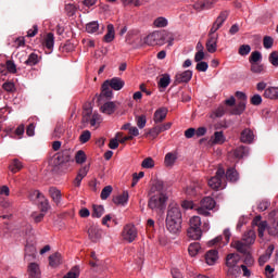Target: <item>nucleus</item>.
I'll list each match as a JSON object with an SVG mask.
<instances>
[{
    "instance_id": "44",
    "label": "nucleus",
    "mask_w": 278,
    "mask_h": 278,
    "mask_svg": "<svg viewBox=\"0 0 278 278\" xmlns=\"http://www.w3.org/2000/svg\"><path fill=\"white\" fill-rule=\"evenodd\" d=\"M75 162L76 164H84V162H86V152H84V150L76 152Z\"/></svg>"
},
{
    "instance_id": "36",
    "label": "nucleus",
    "mask_w": 278,
    "mask_h": 278,
    "mask_svg": "<svg viewBox=\"0 0 278 278\" xmlns=\"http://www.w3.org/2000/svg\"><path fill=\"white\" fill-rule=\"evenodd\" d=\"M175 162H177V154L168 152L165 155V166H174Z\"/></svg>"
},
{
    "instance_id": "14",
    "label": "nucleus",
    "mask_w": 278,
    "mask_h": 278,
    "mask_svg": "<svg viewBox=\"0 0 278 278\" xmlns=\"http://www.w3.org/2000/svg\"><path fill=\"white\" fill-rule=\"evenodd\" d=\"M168 114V109L167 108H160L154 112V123H162L166 121V116Z\"/></svg>"
},
{
    "instance_id": "8",
    "label": "nucleus",
    "mask_w": 278,
    "mask_h": 278,
    "mask_svg": "<svg viewBox=\"0 0 278 278\" xmlns=\"http://www.w3.org/2000/svg\"><path fill=\"white\" fill-rule=\"evenodd\" d=\"M55 160L59 166H62V164L75 162V159L73 157V152L68 149L63 150L61 153H59Z\"/></svg>"
},
{
    "instance_id": "33",
    "label": "nucleus",
    "mask_w": 278,
    "mask_h": 278,
    "mask_svg": "<svg viewBox=\"0 0 278 278\" xmlns=\"http://www.w3.org/2000/svg\"><path fill=\"white\" fill-rule=\"evenodd\" d=\"M115 38L114 25H108V33L104 35L103 40L104 42H112Z\"/></svg>"
},
{
    "instance_id": "11",
    "label": "nucleus",
    "mask_w": 278,
    "mask_h": 278,
    "mask_svg": "<svg viewBox=\"0 0 278 278\" xmlns=\"http://www.w3.org/2000/svg\"><path fill=\"white\" fill-rule=\"evenodd\" d=\"M87 233L89 236V239L91 242H97L98 240H101V233L102 231L99 229V226L92 224L88 230Z\"/></svg>"
},
{
    "instance_id": "38",
    "label": "nucleus",
    "mask_w": 278,
    "mask_h": 278,
    "mask_svg": "<svg viewBox=\"0 0 278 278\" xmlns=\"http://www.w3.org/2000/svg\"><path fill=\"white\" fill-rule=\"evenodd\" d=\"M200 250H201V244H199V242H193L188 248V252H189V255H191V257H194V255H197Z\"/></svg>"
},
{
    "instance_id": "62",
    "label": "nucleus",
    "mask_w": 278,
    "mask_h": 278,
    "mask_svg": "<svg viewBox=\"0 0 278 278\" xmlns=\"http://www.w3.org/2000/svg\"><path fill=\"white\" fill-rule=\"evenodd\" d=\"M251 71L252 73H262L264 71V65L260 63H251Z\"/></svg>"
},
{
    "instance_id": "46",
    "label": "nucleus",
    "mask_w": 278,
    "mask_h": 278,
    "mask_svg": "<svg viewBox=\"0 0 278 278\" xmlns=\"http://www.w3.org/2000/svg\"><path fill=\"white\" fill-rule=\"evenodd\" d=\"M262 60V53L260 51H254L250 55V63L251 64H256Z\"/></svg>"
},
{
    "instance_id": "23",
    "label": "nucleus",
    "mask_w": 278,
    "mask_h": 278,
    "mask_svg": "<svg viewBox=\"0 0 278 278\" xmlns=\"http://www.w3.org/2000/svg\"><path fill=\"white\" fill-rule=\"evenodd\" d=\"M54 45H55V37L53 36V33H48L46 38H45L43 46L49 51H52Z\"/></svg>"
},
{
    "instance_id": "9",
    "label": "nucleus",
    "mask_w": 278,
    "mask_h": 278,
    "mask_svg": "<svg viewBox=\"0 0 278 278\" xmlns=\"http://www.w3.org/2000/svg\"><path fill=\"white\" fill-rule=\"evenodd\" d=\"M205 48L208 53H216L218 49V35L208 37L205 43Z\"/></svg>"
},
{
    "instance_id": "43",
    "label": "nucleus",
    "mask_w": 278,
    "mask_h": 278,
    "mask_svg": "<svg viewBox=\"0 0 278 278\" xmlns=\"http://www.w3.org/2000/svg\"><path fill=\"white\" fill-rule=\"evenodd\" d=\"M28 199L29 201H38V199L40 201V199H45V195L38 190H33L29 192Z\"/></svg>"
},
{
    "instance_id": "21",
    "label": "nucleus",
    "mask_w": 278,
    "mask_h": 278,
    "mask_svg": "<svg viewBox=\"0 0 278 278\" xmlns=\"http://www.w3.org/2000/svg\"><path fill=\"white\" fill-rule=\"evenodd\" d=\"M28 275L31 278H40V266L36 263L28 265Z\"/></svg>"
},
{
    "instance_id": "32",
    "label": "nucleus",
    "mask_w": 278,
    "mask_h": 278,
    "mask_svg": "<svg viewBox=\"0 0 278 278\" xmlns=\"http://www.w3.org/2000/svg\"><path fill=\"white\" fill-rule=\"evenodd\" d=\"M242 240L248 245L253 244L255 242V231L249 230L244 232Z\"/></svg>"
},
{
    "instance_id": "37",
    "label": "nucleus",
    "mask_w": 278,
    "mask_h": 278,
    "mask_svg": "<svg viewBox=\"0 0 278 278\" xmlns=\"http://www.w3.org/2000/svg\"><path fill=\"white\" fill-rule=\"evenodd\" d=\"M263 97L265 99H271V100L276 101V87L266 88L263 93Z\"/></svg>"
},
{
    "instance_id": "60",
    "label": "nucleus",
    "mask_w": 278,
    "mask_h": 278,
    "mask_svg": "<svg viewBox=\"0 0 278 278\" xmlns=\"http://www.w3.org/2000/svg\"><path fill=\"white\" fill-rule=\"evenodd\" d=\"M251 53V46L242 45L239 48V55H249Z\"/></svg>"
},
{
    "instance_id": "1",
    "label": "nucleus",
    "mask_w": 278,
    "mask_h": 278,
    "mask_svg": "<svg viewBox=\"0 0 278 278\" xmlns=\"http://www.w3.org/2000/svg\"><path fill=\"white\" fill-rule=\"evenodd\" d=\"M167 201L168 195H166V190L164 189V181L156 180L150 189L148 207L153 212H164Z\"/></svg>"
},
{
    "instance_id": "19",
    "label": "nucleus",
    "mask_w": 278,
    "mask_h": 278,
    "mask_svg": "<svg viewBox=\"0 0 278 278\" xmlns=\"http://www.w3.org/2000/svg\"><path fill=\"white\" fill-rule=\"evenodd\" d=\"M127 201H129V192L127 191H123L122 194L113 198L115 205H126Z\"/></svg>"
},
{
    "instance_id": "6",
    "label": "nucleus",
    "mask_w": 278,
    "mask_h": 278,
    "mask_svg": "<svg viewBox=\"0 0 278 278\" xmlns=\"http://www.w3.org/2000/svg\"><path fill=\"white\" fill-rule=\"evenodd\" d=\"M214 207H216V201L212 197H206L201 201V206L197 208V212L201 216H211L210 211Z\"/></svg>"
},
{
    "instance_id": "31",
    "label": "nucleus",
    "mask_w": 278,
    "mask_h": 278,
    "mask_svg": "<svg viewBox=\"0 0 278 278\" xmlns=\"http://www.w3.org/2000/svg\"><path fill=\"white\" fill-rule=\"evenodd\" d=\"M231 247H233V249H236L239 253H242L243 255L249 253V251L247 250L248 244L243 243L242 241H233L231 243Z\"/></svg>"
},
{
    "instance_id": "56",
    "label": "nucleus",
    "mask_w": 278,
    "mask_h": 278,
    "mask_svg": "<svg viewBox=\"0 0 278 278\" xmlns=\"http://www.w3.org/2000/svg\"><path fill=\"white\" fill-rule=\"evenodd\" d=\"M268 61L273 66H278V51H273L269 54Z\"/></svg>"
},
{
    "instance_id": "40",
    "label": "nucleus",
    "mask_w": 278,
    "mask_h": 278,
    "mask_svg": "<svg viewBox=\"0 0 278 278\" xmlns=\"http://www.w3.org/2000/svg\"><path fill=\"white\" fill-rule=\"evenodd\" d=\"M227 274L230 275L231 277L238 278L242 274V269L238 265L235 267H228Z\"/></svg>"
},
{
    "instance_id": "41",
    "label": "nucleus",
    "mask_w": 278,
    "mask_h": 278,
    "mask_svg": "<svg viewBox=\"0 0 278 278\" xmlns=\"http://www.w3.org/2000/svg\"><path fill=\"white\" fill-rule=\"evenodd\" d=\"M170 85V75L165 74L162 78L159 80V87L160 88H168Z\"/></svg>"
},
{
    "instance_id": "2",
    "label": "nucleus",
    "mask_w": 278,
    "mask_h": 278,
    "mask_svg": "<svg viewBox=\"0 0 278 278\" xmlns=\"http://www.w3.org/2000/svg\"><path fill=\"white\" fill-rule=\"evenodd\" d=\"M184 223V216L179 204L173 202L167 207V215L165 225L169 233H179L181 231V224Z\"/></svg>"
},
{
    "instance_id": "3",
    "label": "nucleus",
    "mask_w": 278,
    "mask_h": 278,
    "mask_svg": "<svg viewBox=\"0 0 278 278\" xmlns=\"http://www.w3.org/2000/svg\"><path fill=\"white\" fill-rule=\"evenodd\" d=\"M173 40H175V37L168 31H154L144 38V43L149 47H155L156 45L162 47L166 45V42H168L169 46L173 45Z\"/></svg>"
},
{
    "instance_id": "18",
    "label": "nucleus",
    "mask_w": 278,
    "mask_h": 278,
    "mask_svg": "<svg viewBox=\"0 0 278 278\" xmlns=\"http://www.w3.org/2000/svg\"><path fill=\"white\" fill-rule=\"evenodd\" d=\"M253 130L245 128L244 130H242L241 132V137L240 140L241 142L245 143V144H251V142H253Z\"/></svg>"
},
{
    "instance_id": "7",
    "label": "nucleus",
    "mask_w": 278,
    "mask_h": 278,
    "mask_svg": "<svg viewBox=\"0 0 278 278\" xmlns=\"http://www.w3.org/2000/svg\"><path fill=\"white\" fill-rule=\"evenodd\" d=\"M123 238L127 242H134L136 238H138V230L136 229V226L134 225H126L123 230Z\"/></svg>"
},
{
    "instance_id": "29",
    "label": "nucleus",
    "mask_w": 278,
    "mask_h": 278,
    "mask_svg": "<svg viewBox=\"0 0 278 278\" xmlns=\"http://www.w3.org/2000/svg\"><path fill=\"white\" fill-rule=\"evenodd\" d=\"M235 157L237 160H242V157H245V155H249V147L240 146L235 150Z\"/></svg>"
},
{
    "instance_id": "54",
    "label": "nucleus",
    "mask_w": 278,
    "mask_h": 278,
    "mask_svg": "<svg viewBox=\"0 0 278 278\" xmlns=\"http://www.w3.org/2000/svg\"><path fill=\"white\" fill-rule=\"evenodd\" d=\"M244 261H243V266H253L255 264V260H253V256L251 255V253L247 252V254H244Z\"/></svg>"
},
{
    "instance_id": "45",
    "label": "nucleus",
    "mask_w": 278,
    "mask_h": 278,
    "mask_svg": "<svg viewBox=\"0 0 278 278\" xmlns=\"http://www.w3.org/2000/svg\"><path fill=\"white\" fill-rule=\"evenodd\" d=\"M273 45H275V39L270 36H265L263 38V47L264 49H273Z\"/></svg>"
},
{
    "instance_id": "20",
    "label": "nucleus",
    "mask_w": 278,
    "mask_h": 278,
    "mask_svg": "<svg viewBox=\"0 0 278 278\" xmlns=\"http://www.w3.org/2000/svg\"><path fill=\"white\" fill-rule=\"evenodd\" d=\"M49 194L52 201H54V203L59 205V203L62 201V192L58 188L51 187L49 189Z\"/></svg>"
},
{
    "instance_id": "51",
    "label": "nucleus",
    "mask_w": 278,
    "mask_h": 278,
    "mask_svg": "<svg viewBox=\"0 0 278 278\" xmlns=\"http://www.w3.org/2000/svg\"><path fill=\"white\" fill-rule=\"evenodd\" d=\"M142 168H153L155 166V161L151 157H147L141 163Z\"/></svg>"
},
{
    "instance_id": "59",
    "label": "nucleus",
    "mask_w": 278,
    "mask_h": 278,
    "mask_svg": "<svg viewBox=\"0 0 278 278\" xmlns=\"http://www.w3.org/2000/svg\"><path fill=\"white\" fill-rule=\"evenodd\" d=\"M157 130L155 129V127L150 128L148 131H146L144 137L146 138H151L152 140H155V138H157Z\"/></svg>"
},
{
    "instance_id": "35",
    "label": "nucleus",
    "mask_w": 278,
    "mask_h": 278,
    "mask_svg": "<svg viewBox=\"0 0 278 278\" xmlns=\"http://www.w3.org/2000/svg\"><path fill=\"white\" fill-rule=\"evenodd\" d=\"M86 31L88 34H97L99 31V22L93 21L86 25Z\"/></svg>"
},
{
    "instance_id": "58",
    "label": "nucleus",
    "mask_w": 278,
    "mask_h": 278,
    "mask_svg": "<svg viewBox=\"0 0 278 278\" xmlns=\"http://www.w3.org/2000/svg\"><path fill=\"white\" fill-rule=\"evenodd\" d=\"M79 277V267L75 266L74 268H72V270L70 273H67V275H65L63 278H77Z\"/></svg>"
},
{
    "instance_id": "25",
    "label": "nucleus",
    "mask_w": 278,
    "mask_h": 278,
    "mask_svg": "<svg viewBox=\"0 0 278 278\" xmlns=\"http://www.w3.org/2000/svg\"><path fill=\"white\" fill-rule=\"evenodd\" d=\"M113 92H112V87L106 83V80L102 84V91L99 97V101H101L102 97H105L106 99H111Z\"/></svg>"
},
{
    "instance_id": "10",
    "label": "nucleus",
    "mask_w": 278,
    "mask_h": 278,
    "mask_svg": "<svg viewBox=\"0 0 278 278\" xmlns=\"http://www.w3.org/2000/svg\"><path fill=\"white\" fill-rule=\"evenodd\" d=\"M99 118L100 115L98 113L92 114V109H87L84 111V119L86 121V123H90L91 127H94V125H97Z\"/></svg>"
},
{
    "instance_id": "64",
    "label": "nucleus",
    "mask_w": 278,
    "mask_h": 278,
    "mask_svg": "<svg viewBox=\"0 0 278 278\" xmlns=\"http://www.w3.org/2000/svg\"><path fill=\"white\" fill-rule=\"evenodd\" d=\"M251 103H252V105H262V96H260V94H254V96L251 98Z\"/></svg>"
},
{
    "instance_id": "55",
    "label": "nucleus",
    "mask_w": 278,
    "mask_h": 278,
    "mask_svg": "<svg viewBox=\"0 0 278 278\" xmlns=\"http://www.w3.org/2000/svg\"><path fill=\"white\" fill-rule=\"evenodd\" d=\"M121 1L125 7L134 4L135 8H140V5H142V0H121Z\"/></svg>"
},
{
    "instance_id": "4",
    "label": "nucleus",
    "mask_w": 278,
    "mask_h": 278,
    "mask_svg": "<svg viewBox=\"0 0 278 278\" xmlns=\"http://www.w3.org/2000/svg\"><path fill=\"white\" fill-rule=\"evenodd\" d=\"M187 236L190 240H201V237L203 236V229H201V217L193 216L190 218Z\"/></svg>"
},
{
    "instance_id": "50",
    "label": "nucleus",
    "mask_w": 278,
    "mask_h": 278,
    "mask_svg": "<svg viewBox=\"0 0 278 278\" xmlns=\"http://www.w3.org/2000/svg\"><path fill=\"white\" fill-rule=\"evenodd\" d=\"M112 186H106L102 189L101 191V199L102 201H105V199H108L111 194H112Z\"/></svg>"
},
{
    "instance_id": "15",
    "label": "nucleus",
    "mask_w": 278,
    "mask_h": 278,
    "mask_svg": "<svg viewBox=\"0 0 278 278\" xmlns=\"http://www.w3.org/2000/svg\"><path fill=\"white\" fill-rule=\"evenodd\" d=\"M205 262L208 266H214L218 262V251L210 250L205 253Z\"/></svg>"
},
{
    "instance_id": "53",
    "label": "nucleus",
    "mask_w": 278,
    "mask_h": 278,
    "mask_svg": "<svg viewBox=\"0 0 278 278\" xmlns=\"http://www.w3.org/2000/svg\"><path fill=\"white\" fill-rule=\"evenodd\" d=\"M195 68L199 71V73H205L207 68H210V65L205 61L198 62Z\"/></svg>"
},
{
    "instance_id": "5",
    "label": "nucleus",
    "mask_w": 278,
    "mask_h": 278,
    "mask_svg": "<svg viewBox=\"0 0 278 278\" xmlns=\"http://www.w3.org/2000/svg\"><path fill=\"white\" fill-rule=\"evenodd\" d=\"M223 181H225V169L219 167L215 176L208 180V186L212 190H223L225 188Z\"/></svg>"
},
{
    "instance_id": "17",
    "label": "nucleus",
    "mask_w": 278,
    "mask_h": 278,
    "mask_svg": "<svg viewBox=\"0 0 278 278\" xmlns=\"http://www.w3.org/2000/svg\"><path fill=\"white\" fill-rule=\"evenodd\" d=\"M275 251V245L270 244L265 254H263L262 256H260L258 258V264L260 266H264L266 264V262H268V260H270V257L273 256V252Z\"/></svg>"
},
{
    "instance_id": "61",
    "label": "nucleus",
    "mask_w": 278,
    "mask_h": 278,
    "mask_svg": "<svg viewBox=\"0 0 278 278\" xmlns=\"http://www.w3.org/2000/svg\"><path fill=\"white\" fill-rule=\"evenodd\" d=\"M3 90L7 92H14L16 90V87L14 86V83L7 81L2 85Z\"/></svg>"
},
{
    "instance_id": "57",
    "label": "nucleus",
    "mask_w": 278,
    "mask_h": 278,
    "mask_svg": "<svg viewBox=\"0 0 278 278\" xmlns=\"http://www.w3.org/2000/svg\"><path fill=\"white\" fill-rule=\"evenodd\" d=\"M154 25L155 27H166V25H168V20H166V17H157L154 21Z\"/></svg>"
},
{
    "instance_id": "12",
    "label": "nucleus",
    "mask_w": 278,
    "mask_h": 278,
    "mask_svg": "<svg viewBox=\"0 0 278 278\" xmlns=\"http://www.w3.org/2000/svg\"><path fill=\"white\" fill-rule=\"evenodd\" d=\"M192 79V71L187 70L182 73H178L175 76V84H188Z\"/></svg>"
},
{
    "instance_id": "26",
    "label": "nucleus",
    "mask_w": 278,
    "mask_h": 278,
    "mask_svg": "<svg viewBox=\"0 0 278 278\" xmlns=\"http://www.w3.org/2000/svg\"><path fill=\"white\" fill-rule=\"evenodd\" d=\"M103 114H114L116 112V104L114 102H106L100 108Z\"/></svg>"
},
{
    "instance_id": "47",
    "label": "nucleus",
    "mask_w": 278,
    "mask_h": 278,
    "mask_svg": "<svg viewBox=\"0 0 278 278\" xmlns=\"http://www.w3.org/2000/svg\"><path fill=\"white\" fill-rule=\"evenodd\" d=\"M137 126L139 129H144L147 127V116L146 115H139L136 117Z\"/></svg>"
},
{
    "instance_id": "49",
    "label": "nucleus",
    "mask_w": 278,
    "mask_h": 278,
    "mask_svg": "<svg viewBox=\"0 0 278 278\" xmlns=\"http://www.w3.org/2000/svg\"><path fill=\"white\" fill-rule=\"evenodd\" d=\"M91 136L92 135L90 134V130H84L79 136V141L81 142V144H86V142L90 140Z\"/></svg>"
},
{
    "instance_id": "24",
    "label": "nucleus",
    "mask_w": 278,
    "mask_h": 278,
    "mask_svg": "<svg viewBox=\"0 0 278 278\" xmlns=\"http://www.w3.org/2000/svg\"><path fill=\"white\" fill-rule=\"evenodd\" d=\"M9 170L15 175V173L23 170V163L18 159H13L9 165Z\"/></svg>"
},
{
    "instance_id": "48",
    "label": "nucleus",
    "mask_w": 278,
    "mask_h": 278,
    "mask_svg": "<svg viewBox=\"0 0 278 278\" xmlns=\"http://www.w3.org/2000/svg\"><path fill=\"white\" fill-rule=\"evenodd\" d=\"M7 71L8 73H11L12 75L16 74V64L12 60H8L5 62Z\"/></svg>"
},
{
    "instance_id": "52",
    "label": "nucleus",
    "mask_w": 278,
    "mask_h": 278,
    "mask_svg": "<svg viewBox=\"0 0 278 278\" xmlns=\"http://www.w3.org/2000/svg\"><path fill=\"white\" fill-rule=\"evenodd\" d=\"M258 238H264V231H266V228L268 227V223L266 220L261 222L258 225Z\"/></svg>"
},
{
    "instance_id": "39",
    "label": "nucleus",
    "mask_w": 278,
    "mask_h": 278,
    "mask_svg": "<svg viewBox=\"0 0 278 278\" xmlns=\"http://www.w3.org/2000/svg\"><path fill=\"white\" fill-rule=\"evenodd\" d=\"M38 62H39L38 54L33 52L28 55V59L25 61V64L27 66H36V64H38Z\"/></svg>"
},
{
    "instance_id": "28",
    "label": "nucleus",
    "mask_w": 278,
    "mask_h": 278,
    "mask_svg": "<svg viewBox=\"0 0 278 278\" xmlns=\"http://www.w3.org/2000/svg\"><path fill=\"white\" fill-rule=\"evenodd\" d=\"M247 110V103L245 102H238V104L230 111V114L233 116H240V114H243Z\"/></svg>"
},
{
    "instance_id": "27",
    "label": "nucleus",
    "mask_w": 278,
    "mask_h": 278,
    "mask_svg": "<svg viewBox=\"0 0 278 278\" xmlns=\"http://www.w3.org/2000/svg\"><path fill=\"white\" fill-rule=\"evenodd\" d=\"M227 179V181H238V172L233 167H229L224 174V179Z\"/></svg>"
},
{
    "instance_id": "63",
    "label": "nucleus",
    "mask_w": 278,
    "mask_h": 278,
    "mask_svg": "<svg viewBox=\"0 0 278 278\" xmlns=\"http://www.w3.org/2000/svg\"><path fill=\"white\" fill-rule=\"evenodd\" d=\"M14 134L15 136H17L18 139L23 138V134H25V125L21 124L20 126H17Z\"/></svg>"
},
{
    "instance_id": "42",
    "label": "nucleus",
    "mask_w": 278,
    "mask_h": 278,
    "mask_svg": "<svg viewBox=\"0 0 278 278\" xmlns=\"http://www.w3.org/2000/svg\"><path fill=\"white\" fill-rule=\"evenodd\" d=\"M228 16H229V13H227V11H224L217 16L214 23L217 24V26L223 27V24L225 23V21H227Z\"/></svg>"
},
{
    "instance_id": "13",
    "label": "nucleus",
    "mask_w": 278,
    "mask_h": 278,
    "mask_svg": "<svg viewBox=\"0 0 278 278\" xmlns=\"http://www.w3.org/2000/svg\"><path fill=\"white\" fill-rule=\"evenodd\" d=\"M106 83H109V86H111L112 90H123L125 88V80L123 78L114 77L111 79H108Z\"/></svg>"
},
{
    "instance_id": "16",
    "label": "nucleus",
    "mask_w": 278,
    "mask_h": 278,
    "mask_svg": "<svg viewBox=\"0 0 278 278\" xmlns=\"http://www.w3.org/2000/svg\"><path fill=\"white\" fill-rule=\"evenodd\" d=\"M240 262V255L236 253H230L226 257V266L228 268H233L235 266H238V263Z\"/></svg>"
},
{
    "instance_id": "34",
    "label": "nucleus",
    "mask_w": 278,
    "mask_h": 278,
    "mask_svg": "<svg viewBox=\"0 0 278 278\" xmlns=\"http://www.w3.org/2000/svg\"><path fill=\"white\" fill-rule=\"evenodd\" d=\"M93 211L91 213L92 218H101L103 214H105V208H103V205H97L94 204L92 206Z\"/></svg>"
},
{
    "instance_id": "30",
    "label": "nucleus",
    "mask_w": 278,
    "mask_h": 278,
    "mask_svg": "<svg viewBox=\"0 0 278 278\" xmlns=\"http://www.w3.org/2000/svg\"><path fill=\"white\" fill-rule=\"evenodd\" d=\"M62 260V254L55 252L54 254L49 256V265L52 267L60 266Z\"/></svg>"
},
{
    "instance_id": "22",
    "label": "nucleus",
    "mask_w": 278,
    "mask_h": 278,
    "mask_svg": "<svg viewBox=\"0 0 278 278\" xmlns=\"http://www.w3.org/2000/svg\"><path fill=\"white\" fill-rule=\"evenodd\" d=\"M225 140L226 138L223 131H215L211 137L212 144H225Z\"/></svg>"
}]
</instances>
